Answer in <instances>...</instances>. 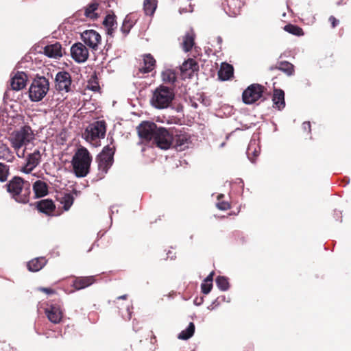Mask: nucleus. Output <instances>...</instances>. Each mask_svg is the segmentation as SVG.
I'll return each instance as SVG.
<instances>
[{"label": "nucleus", "instance_id": "f257e3e1", "mask_svg": "<svg viewBox=\"0 0 351 351\" xmlns=\"http://www.w3.org/2000/svg\"><path fill=\"white\" fill-rule=\"evenodd\" d=\"M4 187L11 197L16 202L25 204L29 202L31 194V184L29 182L23 180L19 176H14Z\"/></svg>", "mask_w": 351, "mask_h": 351}, {"label": "nucleus", "instance_id": "f03ea898", "mask_svg": "<svg viewBox=\"0 0 351 351\" xmlns=\"http://www.w3.org/2000/svg\"><path fill=\"white\" fill-rule=\"evenodd\" d=\"M91 162L92 156L88 149L84 147L78 148L71 160L75 175L77 178L86 177L90 171Z\"/></svg>", "mask_w": 351, "mask_h": 351}, {"label": "nucleus", "instance_id": "7ed1b4c3", "mask_svg": "<svg viewBox=\"0 0 351 351\" xmlns=\"http://www.w3.org/2000/svg\"><path fill=\"white\" fill-rule=\"evenodd\" d=\"M174 92L173 89L160 85L153 92L150 99L151 105L157 109L167 108L174 99Z\"/></svg>", "mask_w": 351, "mask_h": 351}, {"label": "nucleus", "instance_id": "20e7f679", "mask_svg": "<svg viewBox=\"0 0 351 351\" xmlns=\"http://www.w3.org/2000/svg\"><path fill=\"white\" fill-rule=\"evenodd\" d=\"M34 133L29 126H23L19 130L15 132L10 138L12 147L19 158L25 157V150L20 152V149L26 145L34 138Z\"/></svg>", "mask_w": 351, "mask_h": 351}, {"label": "nucleus", "instance_id": "39448f33", "mask_svg": "<svg viewBox=\"0 0 351 351\" xmlns=\"http://www.w3.org/2000/svg\"><path fill=\"white\" fill-rule=\"evenodd\" d=\"M106 132V123L105 121H96L87 126L82 136L86 141L97 145L98 141L104 138Z\"/></svg>", "mask_w": 351, "mask_h": 351}, {"label": "nucleus", "instance_id": "423d86ee", "mask_svg": "<svg viewBox=\"0 0 351 351\" xmlns=\"http://www.w3.org/2000/svg\"><path fill=\"white\" fill-rule=\"evenodd\" d=\"M49 90V80L45 77H36L29 89V97L32 101L42 100Z\"/></svg>", "mask_w": 351, "mask_h": 351}, {"label": "nucleus", "instance_id": "0eeeda50", "mask_svg": "<svg viewBox=\"0 0 351 351\" xmlns=\"http://www.w3.org/2000/svg\"><path fill=\"white\" fill-rule=\"evenodd\" d=\"M270 93L267 92V88L259 84H252L243 92L242 100L247 105L254 104L260 99H266L265 95H269Z\"/></svg>", "mask_w": 351, "mask_h": 351}, {"label": "nucleus", "instance_id": "6e6552de", "mask_svg": "<svg viewBox=\"0 0 351 351\" xmlns=\"http://www.w3.org/2000/svg\"><path fill=\"white\" fill-rule=\"evenodd\" d=\"M113 141V138H111L110 144L105 146L101 152L96 158L98 169L104 173L108 172L114 162L115 147L112 145Z\"/></svg>", "mask_w": 351, "mask_h": 351}, {"label": "nucleus", "instance_id": "1a4fd4ad", "mask_svg": "<svg viewBox=\"0 0 351 351\" xmlns=\"http://www.w3.org/2000/svg\"><path fill=\"white\" fill-rule=\"evenodd\" d=\"M55 88L59 93L73 91V80L71 74L65 71H58L54 79Z\"/></svg>", "mask_w": 351, "mask_h": 351}, {"label": "nucleus", "instance_id": "9d476101", "mask_svg": "<svg viewBox=\"0 0 351 351\" xmlns=\"http://www.w3.org/2000/svg\"><path fill=\"white\" fill-rule=\"evenodd\" d=\"M158 128L154 122L143 121L136 129L140 138L144 141L150 142L155 138Z\"/></svg>", "mask_w": 351, "mask_h": 351}, {"label": "nucleus", "instance_id": "9b49d317", "mask_svg": "<svg viewBox=\"0 0 351 351\" xmlns=\"http://www.w3.org/2000/svg\"><path fill=\"white\" fill-rule=\"evenodd\" d=\"M173 135L165 128L160 127L152 143L162 149H168L172 145Z\"/></svg>", "mask_w": 351, "mask_h": 351}, {"label": "nucleus", "instance_id": "f8f14e48", "mask_svg": "<svg viewBox=\"0 0 351 351\" xmlns=\"http://www.w3.org/2000/svg\"><path fill=\"white\" fill-rule=\"evenodd\" d=\"M71 56L77 63L86 62L89 56L88 49L82 43H77L71 47Z\"/></svg>", "mask_w": 351, "mask_h": 351}, {"label": "nucleus", "instance_id": "ddd939ff", "mask_svg": "<svg viewBox=\"0 0 351 351\" xmlns=\"http://www.w3.org/2000/svg\"><path fill=\"white\" fill-rule=\"evenodd\" d=\"M81 36L84 43L90 49L94 51L98 49V45L101 40V36L98 32L93 29L86 30Z\"/></svg>", "mask_w": 351, "mask_h": 351}, {"label": "nucleus", "instance_id": "4468645a", "mask_svg": "<svg viewBox=\"0 0 351 351\" xmlns=\"http://www.w3.org/2000/svg\"><path fill=\"white\" fill-rule=\"evenodd\" d=\"M45 313L48 319L53 324L60 323L63 317L62 309L58 304H50L45 309Z\"/></svg>", "mask_w": 351, "mask_h": 351}, {"label": "nucleus", "instance_id": "2eb2a0df", "mask_svg": "<svg viewBox=\"0 0 351 351\" xmlns=\"http://www.w3.org/2000/svg\"><path fill=\"white\" fill-rule=\"evenodd\" d=\"M40 160L41 154L38 149H35L34 152L27 154L26 163L23 168V171L29 173L39 165Z\"/></svg>", "mask_w": 351, "mask_h": 351}, {"label": "nucleus", "instance_id": "dca6fc26", "mask_svg": "<svg viewBox=\"0 0 351 351\" xmlns=\"http://www.w3.org/2000/svg\"><path fill=\"white\" fill-rule=\"evenodd\" d=\"M243 3L241 0H224L222 6L224 11L230 16H236L239 14Z\"/></svg>", "mask_w": 351, "mask_h": 351}, {"label": "nucleus", "instance_id": "f3484780", "mask_svg": "<svg viewBox=\"0 0 351 351\" xmlns=\"http://www.w3.org/2000/svg\"><path fill=\"white\" fill-rule=\"evenodd\" d=\"M172 145L178 151H183L189 147L191 143L190 135L186 132L177 134L173 136Z\"/></svg>", "mask_w": 351, "mask_h": 351}, {"label": "nucleus", "instance_id": "a211bd4d", "mask_svg": "<svg viewBox=\"0 0 351 351\" xmlns=\"http://www.w3.org/2000/svg\"><path fill=\"white\" fill-rule=\"evenodd\" d=\"M35 206L38 212L44 213L47 216L54 215L53 213L56 208L54 202L50 199H44L36 202Z\"/></svg>", "mask_w": 351, "mask_h": 351}, {"label": "nucleus", "instance_id": "6ab92c4d", "mask_svg": "<svg viewBox=\"0 0 351 351\" xmlns=\"http://www.w3.org/2000/svg\"><path fill=\"white\" fill-rule=\"evenodd\" d=\"M43 53L49 58L58 59L63 56L64 50L62 45L59 42H56L46 45L43 48Z\"/></svg>", "mask_w": 351, "mask_h": 351}, {"label": "nucleus", "instance_id": "aec40b11", "mask_svg": "<svg viewBox=\"0 0 351 351\" xmlns=\"http://www.w3.org/2000/svg\"><path fill=\"white\" fill-rule=\"evenodd\" d=\"M138 19L137 13H130L126 15L123 20L122 26L121 27V32L123 35V38H125L130 33L131 29L136 23Z\"/></svg>", "mask_w": 351, "mask_h": 351}, {"label": "nucleus", "instance_id": "412c9836", "mask_svg": "<svg viewBox=\"0 0 351 351\" xmlns=\"http://www.w3.org/2000/svg\"><path fill=\"white\" fill-rule=\"evenodd\" d=\"M27 80V75L22 71L16 72L11 78L10 86L14 90H20L26 86Z\"/></svg>", "mask_w": 351, "mask_h": 351}, {"label": "nucleus", "instance_id": "4be33fe9", "mask_svg": "<svg viewBox=\"0 0 351 351\" xmlns=\"http://www.w3.org/2000/svg\"><path fill=\"white\" fill-rule=\"evenodd\" d=\"M273 108L282 110L285 107V92L280 88H274L272 95Z\"/></svg>", "mask_w": 351, "mask_h": 351}, {"label": "nucleus", "instance_id": "5701e85b", "mask_svg": "<svg viewBox=\"0 0 351 351\" xmlns=\"http://www.w3.org/2000/svg\"><path fill=\"white\" fill-rule=\"evenodd\" d=\"M95 282V276H80L74 277L72 286L75 290L85 289Z\"/></svg>", "mask_w": 351, "mask_h": 351}, {"label": "nucleus", "instance_id": "b1692460", "mask_svg": "<svg viewBox=\"0 0 351 351\" xmlns=\"http://www.w3.org/2000/svg\"><path fill=\"white\" fill-rule=\"evenodd\" d=\"M269 70L270 71L279 70L285 73L288 76H291L295 73V67L293 64L288 61L278 62L276 65L269 66Z\"/></svg>", "mask_w": 351, "mask_h": 351}, {"label": "nucleus", "instance_id": "393cba45", "mask_svg": "<svg viewBox=\"0 0 351 351\" xmlns=\"http://www.w3.org/2000/svg\"><path fill=\"white\" fill-rule=\"evenodd\" d=\"M143 60V64L141 67H139L138 72L137 74L148 73L152 71L155 68L156 60L150 53L144 55Z\"/></svg>", "mask_w": 351, "mask_h": 351}, {"label": "nucleus", "instance_id": "a878e982", "mask_svg": "<svg viewBox=\"0 0 351 351\" xmlns=\"http://www.w3.org/2000/svg\"><path fill=\"white\" fill-rule=\"evenodd\" d=\"M57 199L63 205V208L66 211L70 209L74 202V197L68 193H60L58 195Z\"/></svg>", "mask_w": 351, "mask_h": 351}, {"label": "nucleus", "instance_id": "bb28decb", "mask_svg": "<svg viewBox=\"0 0 351 351\" xmlns=\"http://www.w3.org/2000/svg\"><path fill=\"white\" fill-rule=\"evenodd\" d=\"M195 33L191 30L187 32L182 38V48L184 51H190L195 45Z\"/></svg>", "mask_w": 351, "mask_h": 351}, {"label": "nucleus", "instance_id": "cd10ccee", "mask_svg": "<svg viewBox=\"0 0 351 351\" xmlns=\"http://www.w3.org/2000/svg\"><path fill=\"white\" fill-rule=\"evenodd\" d=\"M98 9L99 3L95 0L85 8L84 15L90 19L96 20L99 16Z\"/></svg>", "mask_w": 351, "mask_h": 351}, {"label": "nucleus", "instance_id": "c85d7f7f", "mask_svg": "<svg viewBox=\"0 0 351 351\" xmlns=\"http://www.w3.org/2000/svg\"><path fill=\"white\" fill-rule=\"evenodd\" d=\"M47 263L44 257L36 258L27 263V268L30 271L36 272L40 270Z\"/></svg>", "mask_w": 351, "mask_h": 351}, {"label": "nucleus", "instance_id": "c756f323", "mask_svg": "<svg viewBox=\"0 0 351 351\" xmlns=\"http://www.w3.org/2000/svg\"><path fill=\"white\" fill-rule=\"evenodd\" d=\"M233 66L228 63H223L218 71V77L221 80H228L233 75Z\"/></svg>", "mask_w": 351, "mask_h": 351}, {"label": "nucleus", "instance_id": "7c9ffc66", "mask_svg": "<svg viewBox=\"0 0 351 351\" xmlns=\"http://www.w3.org/2000/svg\"><path fill=\"white\" fill-rule=\"evenodd\" d=\"M33 190L36 197H44L48 193V186L47 184L41 180H37L34 183Z\"/></svg>", "mask_w": 351, "mask_h": 351}, {"label": "nucleus", "instance_id": "2f4dec72", "mask_svg": "<svg viewBox=\"0 0 351 351\" xmlns=\"http://www.w3.org/2000/svg\"><path fill=\"white\" fill-rule=\"evenodd\" d=\"M162 79L165 83L174 85L177 80L176 72L172 69H166L162 73Z\"/></svg>", "mask_w": 351, "mask_h": 351}, {"label": "nucleus", "instance_id": "473e14b6", "mask_svg": "<svg viewBox=\"0 0 351 351\" xmlns=\"http://www.w3.org/2000/svg\"><path fill=\"white\" fill-rule=\"evenodd\" d=\"M104 25L107 28V33L109 35H112L114 29V26L117 25L116 16L112 14H108L104 22Z\"/></svg>", "mask_w": 351, "mask_h": 351}, {"label": "nucleus", "instance_id": "72a5a7b5", "mask_svg": "<svg viewBox=\"0 0 351 351\" xmlns=\"http://www.w3.org/2000/svg\"><path fill=\"white\" fill-rule=\"evenodd\" d=\"M156 8V0H145L143 3V9L146 15H153Z\"/></svg>", "mask_w": 351, "mask_h": 351}, {"label": "nucleus", "instance_id": "f704fd0d", "mask_svg": "<svg viewBox=\"0 0 351 351\" xmlns=\"http://www.w3.org/2000/svg\"><path fill=\"white\" fill-rule=\"evenodd\" d=\"M195 326L193 322H190L188 327L183 330L179 335L180 339L186 340L191 338L195 332Z\"/></svg>", "mask_w": 351, "mask_h": 351}, {"label": "nucleus", "instance_id": "c9c22d12", "mask_svg": "<svg viewBox=\"0 0 351 351\" xmlns=\"http://www.w3.org/2000/svg\"><path fill=\"white\" fill-rule=\"evenodd\" d=\"M0 158L7 160L8 162H11L14 159L12 152L5 144L0 145Z\"/></svg>", "mask_w": 351, "mask_h": 351}, {"label": "nucleus", "instance_id": "e433bc0d", "mask_svg": "<svg viewBox=\"0 0 351 351\" xmlns=\"http://www.w3.org/2000/svg\"><path fill=\"white\" fill-rule=\"evenodd\" d=\"M284 29L289 34L295 36H300L304 35L303 29L300 27L295 25L289 23L285 26Z\"/></svg>", "mask_w": 351, "mask_h": 351}, {"label": "nucleus", "instance_id": "4c0bfd02", "mask_svg": "<svg viewBox=\"0 0 351 351\" xmlns=\"http://www.w3.org/2000/svg\"><path fill=\"white\" fill-rule=\"evenodd\" d=\"M87 88L95 92L98 91L100 88L99 80L95 73L92 75L87 82Z\"/></svg>", "mask_w": 351, "mask_h": 351}, {"label": "nucleus", "instance_id": "58836bf2", "mask_svg": "<svg viewBox=\"0 0 351 351\" xmlns=\"http://www.w3.org/2000/svg\"><path fill=\"white\" fill-rule=\"evenodd\" d=\"M215 282L217 287L221 291H227L230 287L228 278L225 276H217Z\"/></svg>", "mask_w": 351, "mask_h": 351}, {"label": "nucleus", "instance_id": "ea45409f", "mask_svg": "<svg viewBox=\"0 0 351 351\" xmlns=\"http://www.w3.org/2000/svg\"><path fill=\"white\" fill-rule=\"evenodd\" d=\"M9 175L8 166L0 162V182H5Z\"/></svg>", "mask_w": 351, "mask_h": 351}, {"label": "nucleus", "instance_id": "a19ab883", "mask_svg": "<svg viewBox=\"0 0 351 351\" xmlns=\"http://www.w3.org/2000/svg\"><path fill=\"white\" fill-rule=\"evenodd\" d=\"M223 197V194H220L217 196L218 202L217 203V207L221 210H226L230 208V205L228 202L220 201Z\"/></svg>", "mask_w": 351, "mask_h": 351}, {"label": "nucleus", "instance_id": "79ce46f5", "mask_svg": "<svg viewBox=\"0 0 351 351\" xmlns=\"http://www.w3.org/2000/svg\"><path fill=\"white\" fill-rule=\"evenodd\" d=\"M197 64L196 62L193 59H189L188 61H186L184 64H183L182 67L184 69H187L188 68L191 69L193 71L196 70L197 68Z\"/></svg>", "mask_w": 351, "mask_h": 351}, {"label": "nucleus", "instance_id": "37998d69", "mask_svg": "<svg viewBox=\"0 0 351 351\" xmlns=\"http://www.w3.org/2000/svg\"><path fill=\"white\" fill-rule=\"evenodd\" d=\"M213 287V283L204 282L201 285L202 292L204 294H208L210 292Z\"/></svg>", "mask_w": 351, "mask_h": 351}, {"label": "nucleus", "instance_id": "c03bdc74", "mask_svg": "<svg viewBox=\"0 0 351 351\" xmlns=\"http://www.w3.org/2000/svg\"><path fill=\"white\" fill-rule=\"evenodd\" d=\"M38 290L39 291H40V292L45 293L48 294V295H51V294H56V291L55 289H51V288L38 287Z\"/></svg>", "mask_w": 351, "mask_h": 351}, {"label": "nucleus", "instance_id": "a18cd8bd", "mask_svg": "<svg viewBox=\"0 0 351 351\" xmlns=\"http://www.w3.org/2000/svg\"><path fill=\"white\" fill-rule=\"evenodd\" d=\"M332 28L336 27L339 24V20H337L334 16H330L328 19Z\"/></svg>", "mask_w": 351, "mask_h": 351}, {"label": "nucleus", "instance_id": "49530a36", "mask_svg": "<svg viewBox=\"0 0 351 351\" xmlns=\"http://www.w3.org/2000/svg\"><path fill=\"white\" fill-rule=\"evenodd\" d=\"M126 315H124L121 313V315L124 319L130 320L132 318V312L130 311L129 306H127L126 308Z\"/></svg>", "mask_w": 351, "mask_h": 351}, {"label": "nucleus", "instance_id": "de8ad7c7", "mask_svg": "<svg viewBox=\"0 0 351 351\" xmlns=\"http://www.w3.org/2000/svg\"><path fill=\"white\" fill-rule=\"evenodd\" d=\"M193 10L191 5H189V8H180L179 10L180 14L191 12Z\"/></svg>", "mask_w": 351, "mask_h": 351}, {"label": "nucleus", "instance_id": "09e8293b", "mask_svg": "<svg viewBox=\"0 0 351 351\" xmlns=\"http://www.w3.org/2000/svg\"><path fill=\"white\" fill-rule=\"evenodd\" d=\"M214 274V271L210 272V274L204 280V282L213 283Z\"/></svg>", "mask_w": 351, "mask_h": 351}, {"label": "nucleus", "instance_id": "8fccbe9b", "mask_svg": "<svg viewBox=\"0 0 351 351\" xmlns=\"http://www.w3.org/2000/svg\"><path fill=\"white\" fill-rule=\"evenodd\" d=\"M302 128L304 130H308V132H311V123L309 121H306L302 123Z\"/></svg>", "mask_w": 351, "mask_h": 351}, {"label": "nucleus", "instance_id": "3c124183", "mask_svg": "<svg viewBox=\"0 0 351 351\" xmlns=\"http://www.w3.org/2000/svg\"><path fill=\"white\" fill-rule=\"evenodd\" d=\"M127 298H128V295L125 294V295H121V296H119V297H117V300H121V299H122V300H126Z\"/></svg>", "mask_w": 351, "mask_h": 351}, {"label": "nucleus", "instance_id": "603ef678", "mask_svg": "<svg viewBox=\"0 0 351 351\" xmlns=\"http://www.w3.org/2000/svg\"><path fill=\"white\" fill-rule=\"evenodd\" d=\"M218 41L219 43H221L222 42V39L221 37H218Z\"/></svg>", "mask_w": 351, "mask_h": 351}]
</instances>
